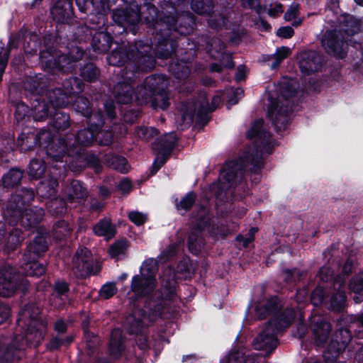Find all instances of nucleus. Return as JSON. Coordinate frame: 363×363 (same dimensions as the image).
<instances>
[{
  "label": "nucleus",
  "mask_w": 363,
  "mask_h": 363,
  "mask_svg": "<svg viewBox=\"0 0 363 363\" xmlns=\"http://www.w3.org/2000/svg\"><path fill=\"white\" fill-rule=\"evenodd\" d=\"M151 45L148 43L139 41L135 43L130 49L132 58H129V52L125 48L113 50L107 57L108 63L113 66H121L126 64L123 72V82L118 83L116 86L115 99L118 104H129L133 99V86L130 84L135 77L136 69L147 72L155 67V60L150 54Z\"/></svg>",
  "instance_id": "1"
},
{
  "label": "nucleus",
  "mask_w": 363,
  "mask_h": 363,
  "mask_svg": "<svg viewBox=\"0 0 363 363\" xmlns=\"http://www.w3.org/2000/svg\"><path fill=\"white\" fill-rule=\"evenodd\" d=\"M247 137L253 140L255 146L245 152L238 160L227 162L223 167L220 172V179L230 183L233 182L238 175L242 174V169H250L255 171L262 164V160L264 153L269 154L268 147L270 145V134L267 131L264 121L260 119L256 121L247 131Z\"/></svg>",
  "instance_id": "2"
},
{
  "label": "nucleus",
  "mask_w": 363,
  "mask_h": 363,
  "mask_svg": "<svg viewBox=\"0 0 363 363\" xmlns=\"http://www.w3.org/2000/svg\"><path fill=\"white\" fill-rule=\"evenodd\" d=\"M87 123L89 128L80 130L76 137L67 136L66 138H60L57 143L49 145L48 156L56 161L63 162L65 157L79 153L81 147L90 145L103 125V117L100 114L91 116Z\"/></svg>",
  "instance_id": "3"
},
{
  "label": "nucleus",
  "mask_w": 363,
  "mask_h": 363,
  "mask_svg": "<svg viewBox=\"0 0 363 363\" xmlns=\"http://www.w3.org/2000/svg\"><path fill=\"white\" fill-rule=\"evenodd\" d=\"M34 199V192L31 189H23L11 196L4 211V216L10 223L9 233L15 229H10L11 225L20 222L25 228L35 226L44 216L42 208H28V203ZM9 235L7 234V236Z\"/></svg>",
  "instance_id": "4"
},
{
  "label": "nucleus",
  "mask_w": 363,
  "mask_h": 363,
  "mask_svg": "<svg viewBox=\"0 0 363 363\" xmlns=\"http://www.w3.org/2000/svg\"><path fill=\"white\" fill-rule=\"evenodd\" d=\"M63 90L60 88L48 90L41 101L33 109V119L38 121H45L51 114L52 110L67 106L72 94L82 90L80 81L77 78H69L64 82Z\"/></svg>",
  "instance_id": "5"
},
{
  "label": "nucleus",
  "mask_w": 363,
  "mask_h": 363,
  "mask_svg": "<svg viewBox=\"0 0 363 363\" xmlns=\"http://www.w3.org/2000/svg\"><path fill=\"white\" fill-rule=\"evenodd\" d=\"M359 30V21L352 16H347L338 30L326 31L322 39V45L327 52L338 58L347 53V45L355 44L352 38Z\"/></svg>",
  "instance_id": "6"
},
{
  "label": "nucleus",
  "mask_w": 363,
  "mask_h": 363,
  "mask_svg": "<svg viewBox=\"0 0 363 363\" xmlns=\"http://www.w3.org/2000/svg\"><path fill=\"white\" fill-rule=\"evenodd\" d=\"M167 80L163 75H152L146 77L143 84L134 92L135 101L140 104L150 103L154 108H167L169 96L165 91Z\"/></svg>",
  "instance_id": "7"
},
{
  "label": "nucleus",
  "mask_w": 363,
  "mask_h": 363,
  "mask_svg": "<svg viewBox=\"0 0 363 363\" xmlns=\"http://www.w3.org/2000/svg\"><path fill=\"white\" fill-rule=\"evenodd\" d=\"M295 311L287 309L277 318L272 320L263 332L254 340L253 346L257 350H264L269 354L277 346V333L287 328L294 320Z\"/></svg>",
  "instance_id": "8"
},
{
  "label": "nucleus",
  "mask_w": 363,
  "mask_h": 363,
  "mask_svg": "<svg viewBox=\"0 0 363 363\" xmlns=\"http://www.w3.org/2000/svg\"><path fill=\"white\" fill-rule=\"evenodd\" d=\"M40 308L35 304H29L22 310L17 319V323L21 325L28 323V329L26 338L28 341L39 342L43 337V333L46 328L47 323L39 318Z\"/></svg>",
  "instance_id": "9"
},
{
  "label": "nucleus",
  "mask_w": 363,
  "mask_h": 363,
  "mask_svg": "<svg viewBox=\"0 0 363 363\" xmlns=\"http://www.w3.org/2000/svg\"><path fill=\"white\" fill-rule=\"evenodd\" d=\"M193 222L195 223L197 228L191 230L188 238V247L193 254H197L203 245V240L200 235L202 229L207 228L208 232L215 239H218L219 235L222 238L225 235L224 232L218 233V228L216 229L214 226L208 225L209 222L208 208L206 206H201L199 208Z\"/></svg>",
  "instance_id": "10"
},
{
  "label": "nucleus",
  "mask_w": 363,
  "mask_h": 363,
  "mask_svg": "<svg viewBox=\"0 0 363 363\" xmlns=\"http://www.w3.org/2000/svg\"><path fill=\"white\" fill-rule=\"evenodd\" d=\"M160 305L157 302L153 305L150 303L145 306V310L136 309L133 314L127 317L125 327L130 333L138 334L143 328L153 320L154 317L160 315Z\"/></svg>",
  "instance_id": "11"
},
{
  "label": "nucleus",
  "mask_w": 363,
  "mask_h": 363,
  "mask_svg": "<svg viewBox=\"0 0 363 363\" xmlns=\"http://www.w3.org/2000/svg\"><path fill=\"white\" fill-rule=\"evenodd\" d=\"M177 137L174 133H169L164 137L157 140L152 144V148L156 152V158L153 162L152 168L155 173L165 162L168 155L176 143Z\"/></svg>",
  "instance_id": "12"
},
{
  "label": "nucleus",
  "mask_w": 363,
  "mask_h": 363,
  "mask_svg": "<svg viewBox=\"0 0 363 363\" xmlns=\"http://www.w3.org/2000/svg\"><path fill=\"white\" fill-rule=\"evenodd\" d=\"M84 55L83 51L78 47H73L68 55H55L51 56L50 58L46 60V53L41 54L40 58L43 62L49 64V67L57 68L58 69L65 70L72 68V62L82 59Z\"/></svg>",
  "instance_id": "13"
},
{
  "label": "nucleus",
  "mask_w": 363,
  "mask_h": 363,
  "mask_svg": "<svg viewBox=\"0 0 363 363\" xmlns=\"http://www.w3.org/2000/svg\"><path fill=\"white\" fill-rule=\"evenodd\" d=\"M289 108L284 106V102L280 99L273 101L270 99L268 107L267 116L272 120L273 125L278 131L284 130L286 128L289 123Z\"/></svg>",
  "instance_id": "14"
},
{
  "label": "nucleus",
  "mask_w": 363,
  "mask_h": 363,
  "mask_svg": "<svg viewBox=\"0 0 363 363\" xmlns=\"http://www.w3.org/2000/svg\"><path fill=\"white\" fill-rule=\"evenodd\" d=\"M72 269L77 277H84L93 273L91 255L87 248L78 249L72 260Z\"/></svg>",
  "instance_id": "15"
},
{
  "label": "nucleus",
  "mask_w": 363,
  "mask_h": 363,
  "mask_svg": "<svg viewBox=\"0 0 363 363\" xmlns=\"http://www.w3.org/2000/svg\"><path fill=\"white\" fill-rule=\"evenodd\" d=\"M17 288L16 274L11 266L0 269V296L9 297L13 294Z\"/></svg>",
  "instance_id": "16"
},
{
  "label": "nucleus",
  "mask_w": 363,
  "mask_h": 363,
  "mask_svg": "<svg viewBox=\"0 0 363 363\" xmlns=\"http://www.w3.org/2000/svg\"><path fill=\"white\" fill-rule=\"evenodd\" d=\"M298 64L301 71L303 73L309 74L318 71L320 68V56L315 51H303L298 55Z\"/></svg>",
  "instance_id": "17"
},
{
  "label": "nucleus",
  "mask_w": 363,
  "mask_h": 363,
  "mask_svg": "<svg viewBox=\"0 0 363 363\" xmlns=\"http://www.w3.org/2000/svg\"><path fill=\"white\" fill-rule=\"evenodd\" d=\"M157 284V279L148 278L142 274H136L133 277L130 289L138 297L145 296L154 291Z\"/></svg>",
  "instance_id": "18"
},
{
  "label": "nucleus",
  "mask_w": 363,
  "mask_h": 363,
  "mask_svg": "<svg viewBox=\"0 0 363 363\" xmlns=\"http://www.w3.org/2000/svg\"><path fill=\"white\" fill-rule=\"evenodd\" d=\"M311 328L316 345H322L326 342L331 332L330 324L323 320L320 316H315L312 320Z\"/></svg>",
  "instance_id": "19"
},
{
  "label": "nucleus",
  "mask_w": 363,
  "mask_h": 363,
  "mask_svg": "<svg viewBox=\"0 0 363 363\" xmlns=\"http://www.w3.org/2000/svg\"><path fill=\"white\" fill-rule=\"evenodd\" d=\"M166 22L169 30L177 31L181 35L189 34L193 29L194 19L190 14L183 13L177 17L167 18Z\"/></svg>",
  "instance_id": "20"
},
{
  "label": "nucleus",
  "mask_w": 363,
  "mask_h": 363,
  "mask_svg": "<svg viewBox=\"0 0 363 363\" xmlns=\"http://www.w3.org/2000/svg\"><path fill=\"white\" fill-rule=\"evenodd\" d=\"M65 194L67 203L79 204L86 197L87 190L80 182L74 180L66 187Z\"/></svg>",
  "instance_id": "21"
},
{
  "label": "nucleus",
  "mask_w": 363,
  "mask_h": 363,
  "mask_svg": "<svg viewBox=\"0 0 363 363\" xmlns=\"http://www.w3.org/2000/svg\"><path fill=\"white\" fill-rule=\"evenodd\" d=\"M340 333L342 335H345V339L341 342L334 340L330 342L328 347L323 352V358L326 363H334L340 352L345 348L350 340V334L347 330H341Z\"/></svg>",
  "instance_id": "22"
},
{
  "label": "nucleus",
  "mask_w": 363,
  "mask_h": 363,
  "mask_svg": "<svg viewBox=\"0 0 363 363\" xmlns=\"http://www.w3.org/2000/svg\"><path fill=\"white\" fill-rule=\"evenodd\" d=\"M53 18L59 23H64L72 14V0H58L51 9Z\"/></svg>",
  "instance_id": "23"
},
{
  "label": "nucleus",
  "mask_w": 363,
  "mask_h": 363,
  "mask_svg": "<svg viewBox=\"0 0 363 363\" xmlns=\"http://www.w3.org/2000/svg\"><path fill=\"white\" fill-rule=\"evenodd\" d=\"M7 230L6 223L0 220V245L4 244L8 250H13L23 239L21 232L18 229L10 230L7 236Z\"/></svg>",
  "instance_id": "24"
},
{
  "label": "nucleus",
  "mask_w": 363,
  "mask_h": 363,
  "mask_svg": "<svg viewBox=\"0 0 363 363\" xmlns=\"http://www.w3.org/2000/svg\"><path fill=\"white\" fill-rule=\"evenodd\" d=\"M207 52L213 58H222L226 60V62L223 63V66L228 68H233L234 64L231 60V57L224 53V45L218 38H213L209 42L206 47Z\"/></svg>",
  "instance_id": "25"
},
{
  "label": "nucleus",
  "mask_w": 363,
  "mask_h": 363,
  "mask_svg": "<svg viewBox=\"0 0 363 363\" xmlns=\"http://www.w3.org/2000/svg\"><path fill=\"white\" fill-rule=\"evenodd\" d=\"M345 279L342 277L338 276L334 281V289L337 290L335 294H333L330 299V308L339 311L342 310L346 303V296L345 291L342 290Z\"/></svg>",
  "instance_id": "26"
},
{
  "label": "nucleus",
  "mask_w": 363,
  "mask_h": 363,
  "mask_svg": "<svg viewBox=\"0 0 363 363\" xmlns=\"http://www.w3.org/2000/svg\"><path fill=\"white\" fill-rule=\"evenodd\" d=\"M47 250L48 245L45 238L42 235L37 236L28 246L24 257H30L33 259H36Z\"/></svg>",
  "instance_id": "27"
},
{
  "label": "nucleus",
  "mask_w": 363,
  "mask_h": 363,
  "mask_svg": "<svg viewBox=\"0 0 363 363\" xmlns=\"http://www.w3.org/2000/svg\"><path fill=\"white\" fill-rule=\"evenodd\" d=\"M279 308V301L277 297H272L266 301H259L255 306L257 316L259 319L264 318Z\"/></svg>",
  "instance_id": "28"
},
{
  "label": "nucleus",
  "mask_w": 363,
  "mask_h": 363,
  "mask_svg": "<svg viewBox=\"0 0 363 363\" xmlns=\"http://www.w3.org/2000/svg\"><path fill=\"white\" fill-rule=\"evenodd\" d=\"M57 185V179L49 176L48 179L40 182L37 188V193L43 198H51L55 194Z\"/></svg>",
  "instance_id": "29"
},
{
  "label": "nucleus",
  "mask_w": 363,
  "mask_h": 363,
  "mask_svg": "<svg viewBox=\"0 0 363 363\" xmlns=\"http://www.w3.org/2000/svg\"><path fill=\"white\" fill-rule=\"evenodd\" d=\"M104 161L108 167L121 173H127L130 169L126 160L121 156L106 155Z\"/></svg>",
  "instance_id": "30"
},
{
  "label": "nucleus",
  "mask_w": 363,
  "mask_h": 363,
  "mask_svg": "<svg viewBox=\"0 0 363 363\" xmlns=\"http://www.w3.org/2000/svg\"><path fill=\"white\" fill-rule=\"evenodd\" d=\"M111 37L104 32L96 33L92 39L94 49L100 52L108 51L111 46Z\"/></svg>",
  "instance_id": "31"
},
{
  "label": "nucleus",
  "mask_w": 363,
  "mask_h": 363,
  "mask_svg": "<svg viewBox=\"0 0 363 363\" xmlns=\"http://www.w3.org/2000/svg\"><path fill=\"white\" fill-rule=\"evenodd\" d=\"M24 258L26 263L22 267V273L30 277H39L45 273V267L43 264L30 257Z\"/></svg>",
  "instance_id": "32"
},
{
  "label": "nucleus",
  "mask_w": 363,
  "mask_h": 363,
  "mask_svg": "<svg viewBox=\"0 0 363 363\" xmlns=\"http://www.w3.org/2000/svg\"><path fill=\"white\" fill-rule=\"evenodd\" d=\"M124 347L123 345L122 331L116 328L112 330L111 335V341L109 345V350L111 354L117 357L121 355Z\"/></svg>",
  "instance_id": "33"
},
{
  "label": "nucleus",
  "mask_w": 363,
  "mask_h": 363,
  "mask_svg": "<svg viewBox=\"0 0 363 363\" xmlns=\"http://www.w3.org/2000/svg\"><path fill=\"white\" fill-rule=\"evenodd\" d=\"M94 233L99 236H103L106 240L112 238L115 235L114 227L108 219H103L93 227Z\"/></svg>",
  "instance_id": "34"
},
{
  "label": "nucleus",
  "mask_w": 363,
  "mask_h": 363,
  "mask_svg": "<svg viewBox=\"0 0 363 363\" xmlns=\"http://www.w3.org/2000/svg\"><path fill=\"white\" fill-rule=\"evenodd\" d=\"M38 142L35 134L33 133H21L17 140V145L23 152H26L34 147Z\"/></svg>",
  "instance_id": "35"
},
{
  "label": "nucleus",
  "mask_w": 363,
  "mask_h": 363,
  "mask_svg": "<svg viewBox=\"0 0 363 363\" xmlns=\"http://www.w3.org/2000/svg\"><path fill=\"white\" fill-rule=\"evenodd\" d=\"M158 271L157 261L153 258L145 259L140 268V274L148 278L156 279Z\"/></svg>",
  "instance_id": "36"
},
{
  "label": "nucleus",
  "mask_w": 363,
  "mask_h": 363,
  "mask_svg": "<svg viewBox=\"0 0 363 363\" xmlns=\"http://www.w3.org/2000/svg\"><path fill=\"white\" fill-rule=\"evenodd\" d=\"M68 291V286L64 281H57L55 285V293L52 295L50 299L51 303L55 307H60L62 305L63 298L62 296H65Z\"/></svg>",
  "instance_id": "37"
},
{
  "label": "nucleus",
  "mask_w": 363,
  "mask_h": 363,
  "mask_svg": "<svg viewBox=\"0 0 363 363\" xmlns=\"http://www.w3.org/2000/svg\"><path fill=\"white\" fill-rule=\"evenodd\" d=\"M350 289L354 294L353 298L356 303L363 301V274L352 279Z\"/></svg>",
  "instance_id": "38"
},
{
  "label": "nucleus",
  "mask_w": 363,
  "mask_h": 363,
  "mask_svg": "<svg viewBox=\"0 0 363 363\" xmlns=\"http://www.w3.org/2000/svg\"><path fill=\"white\" fill-rule=\"evenodd\" d=\"M190 264L189 262L187 259H184L182 262H180L177 266V272H171V269H169V274L167 278H165V274H164L162 277V281L167 282V286H172L173 283H174V281L176 278L179 277L177 274L178 273H183L184 272H188L189 270Z\"/></svg>",
  "instance_id": "39"
},
{
  "label": "nucleus",
  "mask_w": 363,
  "mask_h": 363,
  "mask_svg": "<svg viewBox=\"0 0 363 363\" xmlns=\"http://www.w3.org/2000/svg\"><path fill=\"white\" fill-rule=\"evenodd\" d=\"M45 165L44 161L38 159H33L30 162L28 167V173L29 176L35 179H38L45 173Z\"/></svg>",
  "instance_id": "40"
},
{
  "label": "nucleus",
  "mask_w": 363,
  "mask_h": 363,
  "mask_svg": "<svg viewBox=\"0 0 363 363\" xmlns=\"http://www.w3.org/2000/svg\"><path fill=\"white\" fill-rule=\"evenodd\" d=\"M23 177V172L17 169H11L2 177V184L5 187L18 185Z\"/></svg>",
  "instance_id": "41"
},
{
  "label": "nucleus",
  "mask_w": 363,
  "mask_h": 363,
  "mask_svg": "<svg viewBox=\"0 0 363 363\" xmlns=\"http://www.w3.org/2000/svg\"><path fill=\"white\" fill-rule=\"evenodd\" d=\"M89 102L87 100V99L83 97V96H77L74 103L73 104V107L76 110V111L80 113L84 116L86 117L87 121H89V118L91 116H95L100 114L101 116V113L100 112L94 113L90 114L89 113Z\"/></svg>",
  "instance_id": "42"
},
{
  "label": "nucleus",
  "mask_w": 363,
  "mask_h": 363,
  "mask_svg": "<svg viewBox=\"0 0 363 363\" xmlns=\"http://www.w3.org/2000/svg\"><path fill=\"white\" fill-rule=\"evenodd\" d=\"M169 69L179 79H186L190 73V67L186 62H173L169 65Z\"/></svg>",
  "instance_id": "43"
},
{
  "label": "nucleus",
  "mask_w": 363,
  "mask_h": 363,
  "mask_svg": "<svg viewBox=\"0 0 363 363\" xmlns=\"http://www.w3.org/2000/svg\"><path fill=\"white\" fill-rule=\"evenodd\" d=\"M291 55V50L288 47H281L277 48L276 52L272 55H269V60H272L271 65L272 69H276L279 66L281 61L287 58Z\"/></svg>",
  "instance_id": "44"
},
{
  "label": "nucleus",
  "mask_w": 363,
  "mask_h": 363,
  "mask_svg": "<svg viewBox=\"0 0 363 363\" xmlns=\"http://www.w3.org/2000/svg\"><path fill=\"white\" fill-rule=\"evenodd\" d=\"M192 10L200 14H210L213 5L211 0H192L191 4Z\"/></svg>",
  "instance_id": "45"
},
{
  "label": "nucleus",
  "mask_w": 363,
  "mask_h": 363,
  "mask_svg": "<svg viewBox=\"0 0 363 363\" xmlns=\"http://www.w3.org/2000/svg\"><path fill=\"white\" fill-rule=\"evenodd\" d=\"M227 359L228 363H259L257 357L245 355L240 352H232Z\"/></svg>",
  "instance_id": "46"
},
{
  "label": "nucleus",
  "mask_w": 363,
  "mask_h": 363,
  "mask_svg": "<svg viewBox=\"0 0 363 363\" xmlns=\"http://www.w3.org/2000/svg\"><path fill=\"white\" fill-rule=\"evenodd\" d=\"M53 127L57 130H64L69 127V116L65 113L55 110L52 118Z\"/></svg>",
  "instance_id": "47"
},
{
  "label": "nucleus",
  "mask_w": 363,
  "mask_h": 363,
  "mask_svg": "<svg viewBox=\"0 0 363 363\" xmlns=\"http://www.w3.org/2000/svg\"><path fill=\"white\" fill-rule=\"evenodd\" d=\"M99 72L98 69L92 64L85 65L81 71L82 78L88 82H94L99 77Z\"/></svg>",
  "instance_id": "48"
},
{
  "label": "nucleus",
  "mask_w": 363,
  "mask_h": 363,
  "mask_svg": "<svg viewBox=\"0 0 363 363\" xmlns=\"http://www.w3.org/2000/svg\"><path fill=\"white\" fill-rule=\"evenodd\" d=\"M135 134L139 138L147 141L157 136L159 134V132L153 127H138L135 130Z\"/></svg>",
  "instance_id": "49"
},
{
  "label": "nucleus",
  "mask_w": 363,
  "mask_h": 363,
  "mask_svg": "<svg viewBox=\"0 0 363 363\" xmlns=\"http://www.w3.org/2000/svg\"><path fill=\"white\" fill-rule=\"evenodd\" d=\"M228 106L235 104L244 96V91L241 88L228 89L226 90Z\"/></svg>",
  "instance_id": "50"
},
{
  "label": "nucleus",
  "mask_w": 363,
  "mask_h": 363,
  "mask_svg": "<svg viewBox=\"0 0 363 363\" xmlns=\"http://www.w3.org/2000/svg\"><path fill=\"white\" fill-rule=\"evenodd\" d=\"M126 242L124 240H118L111 245L108 253L113 258H118L123 255L126 250Z\"/></svg>",
  "instance_id": "51"
},
{
  "label": "nucleus",
  "mask_w": 363,
  "mask_h": 363,
  "mask_svg": "<svg viewBox=\"0 0 363 363\" xmlns=\"http://www.w3.org/2000/svg\"><path fill=\"white\" fill-rule=\"evenodd\" d=\"M181 114L184 121L186 123H191L194 117L196 108L194 104H183L181 107Z\"/></svg>",
  "instance_id": "52"
},
{
  "label": "nucleus",
  "mask_w": 363,
  "mask_h": 363,
  "mask_svg": "<svg viewBox=\"0 0 363 363\" xmlns=\"http://www.w3.org/2000/svg\"><path fill=\"white\" fill-rule=\"evenodd\" d=\"M134 7L135 9L131 8V13H125L123 11H121L123 16H124V21L131 25L137 24L140 20V8L138 6H134Z\"/></svg>",
  "instance_id": "53"
},
{
  "label": "nucleus",
  "mask_w": 363,
  "mask_h": 363,
  "mask_svg": "<svg viewBox=\"0 0 363 363\" xmlns=\"http://www.w3.org/2000/svg\"><path fill=\"white\" fill-rule=\"evenodd\" d=\"M196 199V195L193 192H189L185 196L182 198L179 203L177 204V209L179 211L188 210L192 204L194 203Z\"/></svg>",
  "instance_id": "54"
},
{
  "label": "nucleus",
  "mask_w": 363,
  "mask_h": 363,
  "mask_svg": "<svg viewBox=\"0 0 363 363\" xmlns=\"http://www.w3.org/2000/svg\"><path fill=\"white\" fill-rule=\"evenodd\" d=\"M173 52L172 43H169V40H164V43L157 47V55L160 58H167Z\"/></svg>",
  "instance_id": "55"
},
{
  "label": "nucleus",
  "mask_w": 363,
  "mask_h": 363,
  "mask_svg": "<svg viewBox=\"0 0 363 363\" xmlns=\"http://www.w3.org/2000/svg\"><path fill=\"white\" fill-rule=\"evenodd\" d=\"M28 112L29 108L28 106L24 103H18L14 113L16 120L18 122L23 121L28 116Z\"/></svg>",
  "instance_id": "56"
},
{
  "label": "nucleus",
  "mask_w": 363,
  "mask_h": 363,
  "mask_svg": "<svg viewBox=\"0 0 363 363\" xmlns=\"http://www.w3.org/2000/svg\"><path fill=\"white\" fill-rule=\"evenodd\" d=\"M280 91L282 98L288 101L289 98L293 96L295 94V88L294 87L291 82H287V83L283 82L281 86Z\"/></svg>",
  "instance_id": "57"
},
{
  "label": "nucleus",
  "mask_w": 363,
  "mask_h": 363,
  "mask_svg": "<svg viewBox=\"0 0 363 363\" xmlns=\"http://www.w3.org/2000/svg\"><path fill=\"white\" fill-rule=\"evenodd\" d=\"M116 290L117 289L114 284H106L101 287L100 290V295L104 298H109L116 294Z\"/></svg>",
  "instance_id": "58"
},
{
  "label": "nucleus",
  "mask_w": 363,
  "mask_h": 363,
  "mask_svg": "<svg viewBox=\"0 0 363 363\" xmlns=\"http://www.w3.org/2000/svg\"><path fill=\"white\" fill-rule=\"evenodd\" d=\"M129 219L135 225H143L147 220V215L139 211H131L128 213Z\"/></svg>",
  "instance_id": "59"
},
{
  "label": "nucleus",
  "mask_w": 363,
  "mask_h": 363,
  "mask_svg": "<svg viewBox=\"0 0 363 363\" xmlns=\"http://www.w3.org/2000/svg\"><path fill=\"white\" fill-rule=\"evenodd\" d=\"M325 291L321 288H316L311 294V302L314 306H318L323 301Z\"/></svg>",
  "instance_id": "60"
},
{
  "label": "nucleus",
  "mask_w": 363,
  "mask_h": 363,
  "mask_svg": "<svg viewBox=\"0 0 363 363\" xmlns=\"http://www.w3.org/2000/svg\"><path fill=\"white\" fill-rule=\"evenodd\" d=\"M333 270H332L330 267L328 265H325L319 271V277L323 281H328L330 280L333 278Z\"/></svg>",
  "instance_id": "61"
},
{
  "label": "nucleus",
  "mask_w": 363,
  "mask_h": 363,
  "mask_svg": "<svg viewBox=\"0 0 363 363\" xmlns=\"http://www.w3.org/2000/svg\"><path fill=\"white\" fill-rule=\"evenodd\" d=\"M257 232V230L252 228L250 230L249 233L246 238L241 235L237 238L238 240L240 241L244 247H247L248 245L252 242L255 239V234Z\"/></svg>",
  "instance_id": "62"
},
{
  "label": "nucleus",
  "mask_w": 363,
  "mask_h": 363,
  "mask_svg": "<svg viewBox=\"0 0 363 363\" xmlns=\"http://www.w3.org/2000/svg\"><path fill=\"white\" fill-rule=\"evenodd\" d=\"M101 145H108L111 143L113 137L110 132L99 133L96 134V138Z\"/></svg>",
  "instance_id": "63"
},
{
  "label": "nucleus",
  "mask_w": 363,
  "mask_h": 363,
  "mask_svg": "<svg viewBox=\"0 0 363 363\" xmlns=\"http://www.w3.org/2000/svg\"><path fill=\"white\" fill-rule=\"evenodd\" d=\"M10 313V308L9 306L0 303V324L9 319Z\"/></svg>",
  "instance_id": "64"
}]
</instances>
